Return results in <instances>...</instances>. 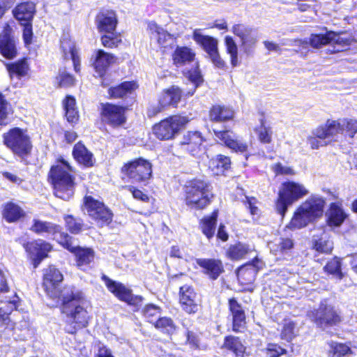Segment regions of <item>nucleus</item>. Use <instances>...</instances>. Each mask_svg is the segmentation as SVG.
Instances as JSON below:
<instances>
[{"instance_id": "obj_1", "label": "nucleus", "mask_w": 357, "mask_h": 357, "mask_svg": "<svg viewBox=\"0 0 357 357\" xmlns=\"http://www.w3.org/2000/svg\"><path fill=\"white\" fill-rule=\"evenodd\" d=\"M63 280L60 271L53 266L44 270L43 287L47 295L61 301V312L65 321V331L70 334L88 325L89 314L84 305V293L73 285H66L61 289H58Z\"/></svg>"}, {"instance_id": "obj_2", "label": "nucleus", "mask_w": 357, "mask_h": 357, "mask_svg": "<svg viewBox=\"0 0 357 357\" xmlns=\"http://www.w3.org/2000/svg\"><path fill=\"white\" fill-rule=\"evenodd\" d=\"M73 167L65 159L58 160V164L50 169V177L54 188V195L63 200H68L74 195V178L70 172Z\"/></svg>"}, {"instance_id": "obj_3", "label": "nucleus", "mask_w": 357, "mask_h": 357, "mask_svg": "<svg viewBox=\"0 0 357 357\" xmlns=\"http://www.w3.org/2000/svg\"><path fill=\"white\" fill-rule=\"evenodd\" d=\"M325 201L321 197H310L296 209L287 227L290 229H298L306 227L315 219L322 216Z\"/></svg>"}, {"instance_id": "obj_4", "label": "nucleus", "mask_w": 357, "mask_h": 357, "mask_svg": "<svg viewBox=\"0 0 357 357\" xmlns=\"http://www.w3.org/2000/svg\"><path fill=\"white\" fill-rule=\"evenodd\" d=\"M211 183L204 180L194 179L187 182L184 187L186 205L196 209L204 208L213 197Z\"/></svg>"}, {"instance_id": "obj_5", "label": "nucleus", "mask_w": 357, "mask_h": 357, "mask_svg": "<svg viewBox=\"0 0 357 357\" xmlns=\"http://www.w3.org/2000/svg\"><path fill=\"white\" fill-rule=\"evenodd\" d=\"M308 193V190L302 183L289 181L282 183L279 190L276 203L277 211L283 217L289 206Z\"/></svg>"}, {"instance_id": "obj_6", "label": "nucleus", "mask_w": 357, "mask_h": 357, "mask_svg": "<svg viewBox=\"0 0 357 357\" xmlns=\"http://www.w3.org/2000/svg\"><path fill=\"white\" fill-rule=\"evenodd\" d=\"M3 144L13 154L24 159L30 155L32 143L26 130L14 128L3 135Z\"/></svg>"}, {"instance_id": "obj_7", "label": "nucleus", "mask_w": 357, "mask_h": 357, "mask_svg": "<svg viewBox=\"0 0 357 357\" xmlns=\"http://www.w3.org/2000/svg\"><path fill=\"white\" fill-rule=\"evenodd\" d=\"M98 30L107 33L101 37L104 47L112 48L117 47L121 42L120 35L114 32L116 24V15L113 10H105L100 13L96 17Z\"/></svg>"}, {"instance_id": "obj_8", "label": "nucleus", "mask_w": 357, "mask_h": 357, "mask_svg": "<svg viewBox=\"0 0 357 357\" xmlns=\"http://www.w3.org/2000/svg\"><path fill=\"white\" fill-rule=\"evenodd\" d=\"M353 41L354 39L351 37H345L342 34L333 31L326 32V34H312L310 38L311 46L314 48H319L327 44L332 45V49L329 50L331 53L347 50Z\"/></svg>"}, {"instance_id": "obj_9", "label": "nucleus", "mask_w": 357, "mask_h": 357, "mask_svg": "<svg viewBox=\"0 0 357 357\" xmlns=\"http://www.w3.org/2000/svg\"><path fill=\"white\" fill-rule=\"evenodd\" d=\"M102 280L105 282L107 289L119 300L127 303L129 305L138 310L143 303V298L141 296L132 294V290L127 288L121 282L112 280L105 275H102Z\"/></svg>"}, {"instance_id": "obj_10", "label": "nucleus", "mask_w": 357, "mask_h": 357, "mask_svg": "<svg viewBox=\"0 0 357 357\" xmlns=\"http://www.w3.org/2000/svg\"><path fill=\"white\" fill-rule=\"evenodd\" d=\"M122 172L132 182L146 183L152 175V165L149 161L139 158L129 162L122 167Z\"/></svg>"}, {"instance_id": "obj_11", "label": "nucleus", "mask_w": 357, "mask_h": 357, "mask_svg": "<svg viewBox=\"0 0 357 357\" xmlns=\"http://www.w3.org/2000/svg\"><path fill=\"white\" fill-rule=\"evenodd\" d=\"M188 120L186 117L174 116L167 118L153 126L154 135L161 140L172 139Z\"/></svg>"}, {"instance_id": "obj_12", "label": "nucleus", "mask_w": 357, "mask_h": 357, "mask_svg": "<svg viewBox=\"0 0 357 357\" xmlns=\"http://www.w3.org/2000/svg\"><path fill=\"white\" fill-rule=\"evenodd\" d=\"M310 316L318 326L323 328L335 326L341 321L340 316L335 307L328 305L326 301L321 302L319 308L311 312Z\"/></svg>"}, {"instance_id": "obj_13", "label": "nucleus", "mask_w": 357, "mask_h": 357, "mask_svg": "<svg viewBox=\"0 0 357 357\" xmlns=\"http://www.w3.org/2000/svg\"><path fill=\"white\" fill-rule=\"evenodd\" d=\"M85 207L90 217L100 225H107L112 220V213L105 204L91 196L85 197Z\"/></svg>"}, {"instance_id": "obj_14", "label": "nucleus", "mask_w": 357, "mask_h": 357, "mask_svg": "<svg viewBox=\"0 0 357 357\" xmlns=\"http://www.w3.org/2000/svg\"><path fill=\"white\" fill-rule=\"evenodd\" d=\"M126 107L111 103L101 104L102 121L113 128L121 126L126 121Z\"/></svg>"}, {"instance_id": "obj_15", "label": "nucleus", "mask_w": 357, "mask_h": 357, "mask_svg": "<svg viewBox=\"0 0 357 357\" xmlns=\"http://www.w3.org/2000/svg\"><path fill=\"white\" fill-rule=\"evenodd\" d=\"M215 139L235 152L244 153L247 151L248 145L242 139L229 130H218L213 128Z\"/></svg>"}, {"instance_id": "obj_16", "label": "nucleus", "mask_w": 357, "mask_h": 357, "mask_svg": "<svg viewBox=\"0 0 357 357\" xmlns=\"http://www.w3.org/2000/svg\"><path fill=\"white\" fill-rule=\"evenodd\" d=\"M24 248L30 255L35 268L47 257V253L52 250L51 245L41 239L25 243Z\"/></svg>"}, {"instance_id": "obj_17", "label": "nucleus", "mask_w": 357, "mask_h": 357, "mask_svg": "<svg viewBox=\"0 0 357 357\" xmlns=\"http://www.w3.org/2000/svg\"><path fill=\"white\" fill-rule=\"evenodd\" d=\"M197 295L194 289L187 284L180 287L179 302L183 310L188 314H195L199 310Z\"/></svg>"}, {"instance_id": "obj_18", "label": "nucleus", "mask_w": 357, "mask_h": 357, "mask_svg": "<svg viewBox=\"0 0 357 357\" xmlns=\"http://www.w3.org/2000/svg\"><path fill=\"white\" fill-rule=\"evenodd\" d=\"M71 237L68 234H64L63 241L61 243L69 251L74 252L76 257V263L77 266L89 264L94 259V252L90 248H76L70 242Z\"/></svg>"}, {"instance_id": "obj_19", "label": "nucleus", "mask_w": 357, "mask_h": 357, "mask_svg": "<svg viewBox=\"0 0 357 357\" xmlns=\"http://www.w3.org/2000/svg\"><path fill=\"white\" fill-rule=\"evenodd\" d=\"M197 264L202 268V273L211 280H215L225 271L222 262L217 259L199 258Z\"/></svg>"}, {"instance_id": "obj_20", "label": "nucleus", "mask_w": 357, "mask_h": 357, "mask_svg": "<svg viewBox=\"0 0 357 357\" xmlns=\"http://www.w3.org/2000/svg\"><path fill=\"white\" fill-rule=\"evenodd\" d=\"M203 137L199 132H188L181 142V149L192 155H197L202 151Z\"/></svg>"}, {"instance_id": "obj_21", "label": "nucleus", "mask_w": 357, "mask_h": 357, "mask_svg": "<svg viewBox=\"0 0 357 357\" xmlns=\"http://www.w3.org/2000/svg\"><path fill=\"white\" fill-rule=\"evenodd\" d=\"M229 311L232 315L233 331L241 332L245 326V314L242 305L235 298L229 300Z\"/></svg>"}, {"instance_id": "obj_22", "label": "nucleus", "mask_w": 357, "mask_h": 357, "mask_svg": "<svg viewBox=\"0 0 357 357\" xmlns=\"http://www.w3.org/2000/svg\"><path fill=\"white\" fill-rule=\"evenodd\" d=\"M0 52L8 59H13L17 54L15 40L11 37L8 29H5L0 34Z\"/></svg>"}, {"instance_id": "obj_23", "label": "nucleus", "mask_w": 357, "mask_h": 357, "mask_svg": "<svg viewBox=\"0 0 357 357\" xmlns=\"http://www.w3.org/2000/svg\"><path fill=\"white\" fill-rule=\"evenodd\" d=\"M192 39L199 45L208 55L218 50V41L216 38L202 34L201 29H195Z\"/></svg>"}, {"instance_id": "obj_24", "label": "nucleus", "mask_w": 357, "mask_h": 357, "mask_svg": "<svg viewBox=\"0 0 357 357\" xmlns=\"http://www.w3.org/2000/svg\"><path fill=\"white\" fill-rule=\"evenodd\" d=\"M312 246L319 252L328 254L333 248V243L325 231L319 229L313 235Z\"/></svg>"}, {"instance_id": "obj_25", "label": "nucleus", "mask_w": 357, "mask_h": 357, "mask_svg": "<svg viewBox=\"0 0 357 357\" xmlns=\"http://www.w3.org/2000/svg\"><path fill=\"white\" fill-rule=\"evenodd\" d=\"M35 13V5L31 2H25L17 5L13 10L14 17L21 24L31 23Z\"/></svg>"}, {"instance_id": "obj_26", "label": "nucleus", "mask_w": 357, "mask_h": 357, "mask_svg": "<svg viewBox=\"0 0 357 357\" xmlns=\"http://www.w3.org/2000/svg\"><path fill=\"white\" fill-rule=\"evenodd\" d=\"M182 96V90L176 86L165 90L160 96L159 105L161 107L172 105L176 106Z\"/></svg>"}, {"instance_id": "obj_27", "label": "nucleus", "mask_w": 357, "mask_h": 357, "mask_svg": "<svg viewBox=\"0 0 357 357\" xmlns=\"http://www.w3.org/2000/svg\"><path fill=\"white\" fill-rule=\"evenodd\" d=\"M114 62V56L102 50L96 52L93 66L100 76H102L107 68Z\"/></svg>"}, {"instance_id": "obj_28", "label": "nucleus", "mask_w": 357, "mask_h": 357, "mask_svg": "<svg viewBox=\"0 0 357 357\" xmlns=\"http://www.w3.org/2000/svg\"><path fill=\"white\" fill-rule=\"evenodd\" d=\"M16 294L6 296L5 299L1 298L0 296V303H8L6 309L0 307V327L7 326L10 321L9 314L15 308V303L17 301Z\"/></svg>"}, {"instance_id": "obj_29", "label": "nucleus", "mask_w": 357, "mask_h": 357, "mask_svg": "<svg viewBox=\"0 0 357 357\" xmlns=\"http://www.w3.org/2000/svg\"><path fill=\"white\" fill-rule=\"evenodd\" d=\"M195 54L192 50L187 47H177L173 54L174 63L179 67L192 62Z\"/></svg>"}, {"instance_id": "obj_30", "label": "nucleus", "mask_w": 357, "mask_h": 357, "mask_svg": "<svg viewBox=\"0 0 357 357\" xmlns=\"http://www.w3.org/2000/svg\"><path fill=\"white\" fill-rule=\"evenodd\" d=\"M234 116V111L228 107L213 105L209 112L211 121L222 122L230 120Z\"/></svg>"}, {"instance_id": "obj_31", "label": "nucleus", "mask_w": 357, "mask_h": 357, "mask_svg": "<svg viewBox=\"0 0 357 357\" xmlns=\"http://www.w3.org/2000/svg\"><path fill=\"white\" fill-rule=\"evenodd\" d=\"M148 28L151 32V34L154 37L157 38L158 45L161 47L166 48L169 42L172 40L171 35L154 22H149Z\"/></svg>"}, {"instance_id": "obj_32", "label": "nucleus", "mask_w": 357, "mask_h": 357, "mask_svg": "<svg viewBox=\"0 0 357 357\" xmlns=\"http://www.w3.org/2000/svg\"><path fill=\"white\" fill-rule=\"evenodd\" d=\"M74 158L80 164L90 167L93 165V155L81 143L75 145L73 151Z\"/></svg>"}, {"instance_id": "obj_33", "label": "nucleus", "mask_w": 357, "mask_h": 357, "mask_svg": "<svg viewBox=\"0 0 357 357\" xmlns=\"http://www.w3.org/2000/svg\"><path fill=\"white\" fill-rule=\"evenodd\" d=\"M328 224L329 226L338 227L345 220L347 215L342 208L336 203H332L328 213Z\"/></svg>"}, {"instance_id": "obj_34", "label": "nucleus", "mask_w": 357, "mask_h": 357, "mask_svg": "<svg viewBox=\"0 0 357 357\" xmlns=\"http://www.w3.org/2000/svg\"><path fill=\"white\" fill-rule=\"evenodd\" d=\"M61 48L63 52L65 59H71L73 62L75 70L79 72L80 70L79 59L77 56L76 50L73 43L63 39L61 41Z\"/></svg>"}, {"instance_id": "obj_35", "label": "nucleus", "mask_w": 357, "mask_h": 357, "mask_svg": "<svg viewBox=\"0 0 357 357\" xmlns=\"http://www.w3.org/2000/svg\"><path fill=\"white\" fill-rule=\"evenodd\" d=\"M31 230L38 234H55L60 231V226L50 222L41 221L39 220H33V224L31 227Z\"/></svg>"}, {"instance_id": "obj_36", "label": "nucleus", "mask_w": 357, "mask_h": 357, "mask_svg": "<svg viewBox=\"0 0 357 357\" xmlns=\"http://www.w3.org/2000/svg\"><path fill=\"white\" fill-rule=\"evenodd\" d=\"M218 212L214 211L211 215L204 218L201 222V229L203 234L208 238H211L215 229Z\"/></svg>"}, {"instance_id": "obj_37", "label": "nucleus", "mask_w": 357, "mask_h": 357, "mask_svg": "<svg viewBox=\"0 0 357 357\" xmlns=\"http://www.w3.org/2000/svg\"><path fill=\"white\" fill-rule=\"evenodd\" d=\"M230 167L229 158L219 155L215 158H213L209 161V168L215 174H222Z\"/></svg>"}, {"instance_id": "obj_38", "label": "nucleus", "mask_w": 357, "mask_h": 357, "mask_svg": "<svg viewBox=\"0 0 357 357\" xmlns=\"http://www.w3.org/2000/svg\"><path fill=\"white\" fill-rule=\"evenodd\" d=\"M136 87V84L132 82H124L119 86L112 87L109 89V93L111 97L114 98H123L132 91Z\"/></svg>"}, {"instance_id": "obj_39", "label": "nucleus", "mask_w": 357, "mask_h": 357, "mask_svg": "<svg viewBox=\"0 0 357 357\" xmlns=\"http://www.w3.org/2000/svg\"><path fill=\"white\" fill-rule=\"evenodd\" d=\"M223 347L232 351L236 356H242L245 350L240 339L234 336L226 337Z\"/></svg>"}, {"instance_id": "obj_40", "label": "nucleus", "mask_w": 357, "mask_h": 357, "mask_svg": "<svg viewBox=\"0 0 357 357\" xmlns=\"http://www.w3.org/2000/svg\"><path fill=\"white\" fill-rule=\"evenodd\" d=\"M225 43L227 54L230 56L231 64L236 67L239 64L238 58V47L232 37L227 36L225 38Z\"/></svg>"}, {"instance_id": "obj_41", "label": "nucleus", "mask_w": 357, "mask_h": 357, "mask_svg": "<svg viewBox=\"0 0 357 357\" xmlns=\"http://www.w3.org/2000/svg\"><path fill=\"white\" fill-rule=\"evenodd\" d=\"M328 135L330 140H338L340 135H343L341 119L338 121L328 120L326 122Z\"/></svg>"}, {"instance_id": "obj_42", "label": "nucleus", "mask_w": 357, "mask_h": 357, "mask_svg": "<svg viewBox=\"0 0 357 357\" xmlns=\"http://www.w3.org/2000/svg\"><path fill=\"white\" fill-rule=\"evenodd\" d=\"M142 314L149 322L154 324L160 317L161 308L153 304H148L143 308Z\"/></svg>"}, {"instance_id": "obj_43", "label": "nucleus", "mask_w": 357, "mask_h": 357, "mask_svg": "<svg viewBox=\"0 0 357 357\" xmlns=\"http://www.w3.org/2000/svg\"><path fill=\"white\" fill-rule=\"evenodd\" d=\"M154 326L167 334H172L176 331V325L173 320L167 317H160V318L155 321Z\"/></svg>"}, {"instance_id": "obj_44", "label": "nucleus", "mask_w": 357, "mask_h": 357, "mask_svg": "<svg viewBox=\"0 0 357 357\" xmlns=\"http://www.w3.org/2000/svg\"><path fill=\"white\" fill-rule=\"evenodd\" d=\"M249 250L247 245L238 243L229 248L228 255L233 260H238L243 258Z\"/></svg>"}, {"instance_id": "obj_45", "label": "nucleus", "mask_w": 357, "mask_h": 357, "mask_svg": "<svg viewBox=\"0 0 357 357\" xmlns=\"http://www.w3.org/2000/svg\"><path fill=\"white\" fill-rule=\"evenodd\" d=\"M21 208L13 203L8 204L4 209L3 216L8 222H14L22 215Z\"/></svg>"}, {"instance_id": "obj_46", "label": "nucleus", "mask_w": 357, "mask_h": 357, "mask_svg": "<svg viewBox=\"0 0 357 357\" xmlns=\"http://www.w3.org/2000/svg\"><path fill=\"white\" fill-rule=\"evenodd\" d=\"M297 330L296 324L291 321H285L281 331V338L287 342L291 341L296 335Z\"/></svg>"}, {"instance_id": "obj_47", "label": "nucleus", "mask_w": 357, "mask_h": 357, "mask_svg": "<svg viewBox=\"0 0 357 357\" xmlns=\"http://www.w3.org/2000/svg\"><path fill=\"white\" fill-rule=\"evenodd\" d=\"M343 135L353 138L357 133V120L354 119H341Z\"/></svg>"}, {"instance_id": "obj_48", "label": "nucleus", "mask_w": 357, "mask_h": 357, "mask_svg": "<svg viewBox=\"0 0 357 357\" xmlns=\"http://www.w3.org/2000/svg\"><path fill=\"white\" fill-rule=\"evenodd\" d=\"M66 227L72 234H77L82 230L83 222L80 219L74 218L72 215L64 217Z\"/></svg>"}, {"instance_id": "obj_49", "label": "nucleus", "mask_w": 357, "mask_h": 357, "mask_svg": "<svg viewBox=\"0 0 357 357\" xmlns=\"http://www.w3.org/2000/svg\"><path fill=\"white\" fill-rule=\"evenodd\" d=\"M324 270L327 273L333 275L335 277L341 280L343 278V273L341 271V264L337 258H334L328 261L324 266Z\"/></svg>"}, {"instance_id": "obj_50", "label": "nucleus", "mask_w": 357, "mask_h": 357, "mask_svg": "<svg viewBox=\"0 0 357 357\" xmlns=\"http://www.w3.org/2000/svg\"><path fill=\"white\" fill-rule=\"evenodd\" d=\"M56 80L59 87H70L74 85L75 78L73 75L67 73L65 70H59Z\"/></svg>"}, {"instance_id": "obj_51", "label": "nucleus", "mask_w": 357, "mask_h": 357, "mask_svg": "<svg viewBox=\"0 0 357 357\" xmlns=\"http://www.w3.org/2000/svg\"><path fill=\"white\" fill-rule=\"evenodd\" d=\"M256 132L261 142L268 144L271 142L273 133L271 128L266 126L262 119L261 120V125L256 129Z\"/></svg>"}, {"instance_id": "obj_52", "label": "nucleus", "mask_w": 357, "mask_h": 357, "mask_svg": "<svg viewBox=\"0 0 357 357\" xmlns=\"http://www.w3.org/2000/svg\"><path fill=\"white\" fill-rule=\"evenodd\" d=\"M7 69L10 74L24 76L26 73L27 63L25 59H22L17 62L8 64Z\"/></svg>"}, {"instance_id": "obj_53", "label": "nucleus", "mask_w": 357, "mask_h": 357, "mask_svg": "<svg viewBox=\"0 0 357 357\" xmlns=\"http://www.w3.org/2000/svg\"><path fill=\"white\" fill-rule=\"evenodd\" d=\"M258 263V259H255L251 263L247 264L245 266L239 268L238 270V275L241 276L245 273H248V275H251L252 278L250 279V280H252L258 269H259L260 268L257 265Z\"/></svg>"}, {"instance_id": "obj_54", "label": "nucleus", "mask_w": 357, "mask_h": 357, "mask_svg": "<svg viewBox=\"0 0 357 357\" xmlns=\"http://www.w3.org/2000/svg\"><path fill=\"white\" fill-rule=\"evenodd\" d=\"M241 40L244 52L246 54H250L252 52L257 43L256 36L254 34L253 31H252L251 33H249Z\"/></svg>"}, {"instance_id": "obj_55", "label": "nucleus", "mask_w": 357, "mask_h": 357, "mask_svg": "<svg viewBox=\"0 0 357 357\" xmlns=\"http://www.w3.org/2000/svg\"><path fill=\"white\" fill-rule=\"evenodd\" d=\"M189 84L192 86V91H188L189 96H192L196 89L203 82V78L199 72L195 70L189 73Z\"/></svg>"}, {"instance_id": "obj_56", "label": "nucleus", "mask_w": 357, "mask_h": 357, "mask_svg": "<svg viewBox=\"0 0 357 357\" xmlns=\"http://www.w3.org/2000/svg\"><path fill=\"white\" fill-rule=\"evenodd\" d=\"M286 353L287 350L277 344L269 343L266 348V357H280Z\"/></svg>"}, {"instance_id": "obj_57", "label": "nucleus", "mask_w": 357, "mask_h": 357, "mask_svg": "<svg viewBox=\"0 0 357 357\" xmlns=\"http://www.w3.org/2000/svg\"><path fill=\"white\" fill-rule=\"evenodd\" d=\"M8 102L4 96L0 93V125L8 123Z\"/></svg>"}, {"instance_id": "obj_58", "label": "nucleus", "mask_w": 357, "mask_h": 357, "mask_svg": "<svg viewBox=\"0 0 357 357\" xmlns=\"http://www.w3.org/2000/svg\"><path fill=\"white\" fill-rule=\"evenodd\" d=\"M252 29L243 24H235L232 26V32L241 40L245 37L249 33H251Z\"/></svg>"}, {"instance_id": "obj_59", "label": "nucleus", "mask_w": 357, "mask_h": 357, "mask_svg": "<svg viewBox=\"0 0 357 357\" xmlns=\"http://www.w3.org/2000/svg\"><path fill=\"white\" fill-rule=\"evenodd\" d=\"M15 293L9 291V287L3 273L0 270V296L1 298L5 299L6 296H10Z\"/></svg>"}, {"instance_id": "obj_60", "label": "nucleus", "mask_w": 357, "mask_h": 357, "mask_svg": "<svg viewBox=\"0 0 357 357\" xmlns=\"http://www.w3.org/2000/svg\"><path fill=\"white\" fill-rule=\"evenodd\" d=\"M331 348L334 351V357H340L341 356H344L347 354L350 351V348L344 344H332Z\"/></svg>"}, {"instance_id": "obj_61", "label": "nucleus", "mask_w": 357, "mask_h": 357, "mask_svg": "<svg viewBox=\"0 0 357 357\" xmlns=\"http://www.w3.org/2000/svg\"><path fill=\"white\" fill-rule=\"evenodd\" d=\"M209 59H211V62L213 63V65L218 68L220 69H225L226 67V63L225 61L221 58L218 50L212 52L211 54L208 55Z\"/></svg>"}, {"instance_id": "obj_62", "label": "nucleus", "mask_w": 357, "mask_h": 357, "mask_svg": "<svg viewBox=\"0 0 357 357\" xmlns=\"http://www.w3.org/2000/svg\"><path fill=\"white\" fill-rule=\"evenodd\" d=\"M280 252L284 253L291 250L294 246L293 241L291 238H280L276 244Z\"/></svg>"}, {"instance_id": "obj_63", "label": "nucleus", "mask_w": 357, "mask_h": 357, "mask_svg": "<svg viewBox=\"0 0 357 357\" xmlns=\"http://www.w3.org/2000/svg\"><path fill=\"white\" fill-rule=\"evenodd\" d=\"M312 134L314 137H316L322 141L324 139H329L326 124L314 129Z\"/></svg>"}, {"instance_id": "obj_64", "label": "nucleus", "mask_w": 357, "mask_h": 357, "mask_svg": "<svg viewBox=\"0 0 357 357\" xmlns=\"http://www.w3.org/2000/svg\"><path fill=\"white\" fill-rule=\"evenodd\" d=\"M275 172L277 174L282 175H294L295 174L294 170L287 166H283L281 163H278L274 167Z\"/></svg>"}]
</instances>
